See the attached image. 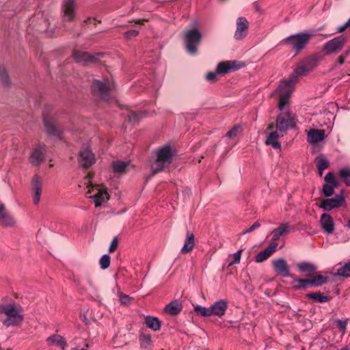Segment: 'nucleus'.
<instances>
[{
	"instance_id": "obj_11",
	"label": "nucleus",
	"mask_w": 350,
	"mask_h": 350,
	"mask_svg": "<svg viewBox=\"0 0 350 350\" xmlns=\"http://www.w3.org/2000/svg\"><path fill=\"white\" fill-rule=\"evenodd\" d=\"M274 271L279 275L284 278H294V275L290 274L289 267L286 260L284 258H277L272 261Z\"/></svg>"
},
{
	"instance_id": "obj_59",
	"label": "nucleus",
	"mask_w": 350,
	"mask_h": 350,
	"mask_svg": "<svg viewBox=\"0 0 350 350\" xmlns=\"http://www.w3.org/2000/svg\"><path fill=\"white\" fill-rule=\"evenodd\" d=\"M85 178L88 180H90L92 178V176L90 174H88Z\"/></svg>"
},
{
	"instance_id": "obj_17",
	"label": "nucleus",
	"mask_w": 350,
	"mask_h": 350,
	"mask_svg": "<svg viewBox=\"0 0 350 350\" xmlns=\"http://www.w3.org/2000/svg\"><path fill=\"white\" fill-rule=\"evenodd\" d=\"M315 66V62L313 60H309L306 62L302 63L297 67L290 77L297 81L298 77L305 75L312 71Z\"/></svg>"
},
{
	"instance_id": "obj_40",
	"label": "nucleus",
	"mask_w": 350,
	"mask_h": 350,
	"mask_svg": "<svg viewBox=\"0 0 350 350\" xmlns=\"http://www.w3.org/2000/svg\"><path fill=\"white\" fill-rule=\"evenodd\" d=\"M194 311L198 314L201 315L202 317H211V308H206L200 305H197L194 307Z\"/></svg>"
},
{
	"instance_id": "obj_23",
	"label": "nucleus",
	"mask_w": 350,
	"mask_h": 350,
	"mask_svg": "<svg viewBox=\"0 0 350 350\" xmlns=\"http://www.w3.org/2000/svg\"><path fill=\"white\" fill-rule=\"evenodd\" d=\"M291 229H293V226H290L288 223L280 224L278 228L271 231L273 236L271 242H275L280 239L281 236L288 234Z\"/></svg>"
},
{
	"instance_id": "obj_7",
	"label": "nucleus",
	"mask_w": 350,
	"mask_h": 350,
	"mask_svg": "<svg viewBox=\"0 0 350 350\" xmlns=\"http://www.w3.org/2000/svg\"><path fill=\"white\" fill-rule=\"evenodd\" d=\"M346 41L347 38L344 36L335 37L324 44L323 50L327 55L338 53L342 49Z\"/></svg>"
},
{
	"instance_id": "obj_9",
	"label": "nucleus",
	"mask_w": 350,
	"mask_h": 350,
	"mask_svg": "<svg viewBox=\"0 0 350 350\" xmlns=\"http://www.w3.org/2000/svg\"><path fill=\"white\" fill-rule=\"evenodd\" d=\"M249 21L245 17H239L236 21V30L234 38L237 40L244 39L248 34Z\"/></svg>"
},
{
	"instance_id": "obj_15",
	"label": "nucleus",
	"mask_w": 350,
	"mask_h": 350,
	"mask_svg": "<svg viewBox=\"0 0 350 350\" xmlns=\"http://www.w3.org/2000/svg\"><path fill=\"white\" fill-rule=\"evenodd\" d=\"M326 183L323 187V192L325 196L329 197L334 194V188L338 186V181L332 172L327 173L325 178Z\"/></svg>"
},
{
	"instance_id": "obj_33",
	"label": "nucleus",
	"mask_w": 350,
	"mask_h": 350,
	"mask_svg": "<svg viewBox=\"0 0 350 350\" xmlns=\"http://www.w3.org/2000/svg\"><path fill=\"white\" fill-rule=\"evenodd\" d=\"M145 323L148 328L153 331H157L161 328V322L157 317L147 316L145 318Z\"/></svg>"
},
{
	"instance_id": "obj_61",
	"label": "nucleus",
	"mask_w": 350,
	"mask_h": 350,
	"mask_svg": "<svg viewBox=\"0 0 350 350\" xmlns=\"http://www.w3.org/2000/svg\"><path fill=\"white\" fill-rule=\"evenodd\" d=\"M347 227H348L349 228H350V219L348 221V223L347 224Z\"/></svg>"
},
{
	"instance_id": "obj_56",
	"label": "nucleus",
	"mask_w": 350,
	"mask_h": 350,
	"mask_svg": "<svg viewBox=\"0 0 350 350\" xmlns=\"http://www.w3.org/2000/svg\"><path fill=\"white\" fill-rule=\"evenodd\" d=\"M350 52V50L349 51H345V53H343L342 55H340L341 56H344V58L346 59L347 57L348 56L349 53Z\"/></svg>"
},
{
	"instance_id": "obj_6",
	"label": "nucleus",
	"mask_w": 350,
	"mask_h": 350,
	"mask_svg": "<svg viewBox=\"0 0 350 350\" xmlns=\"http://www.w3.org/2000/svg\"><path fill=\"white\" fill-rule=\"evenodd\" d=\"M61 16L63 22H72L76 18L75 0H63L61 5Z\"/></svg>"
},
{
	"instance_id": "obj_12",
	"label": "nucleus",
	"mask_w": 350,
	"mask_h": 350,
	"mask_svg": "<svg viewBox=\"0 0 350 350\" xmlns=\"http://www.w3.org/2000/svg\"><path fill=\"white\" fill-rule=\"evenodd\" d=\"M16 224L14 216L3 204H0V226L5 228H12Z\"/></svg>"
},
{
	"instance_id": "obj_57",
	"label": "nucleus",
	"mask_w": 350,
	"mask_h": 350,
	"mask_svg": "<svg viewBox=\"0 0 350 350\" xmlns=\"http://www.w3.org/2000/svg\"><path fill=\"white\" fill-rule=\"evenodd\" d=\"M145 21H146V20H145V19H144V20H139V21H136L135 23L136 24L142 25Z\"/></svg>"
},
{
	"instance_id": "obj_39",
	"label": "nucleus",
	"mask_w": 350,
	"mask_h": 350,
	"mask_svg": "<svg viewBox=\"0 0 350 350\" xmlns=\"http://www.w3.org/2000/svg\"><path fill=\"white\" fill-rule=\"evenodd\" d=\"M339 176L347 186H350V167H343L339 170Z\"/></svg>"
},
{
	"instance_id": "obj_64",
	"label": "nucleus",
	"mask_w": 350,
	"mask_h": 350,
	"mask_svg": "<svg viewBox=\"0 0 350 350\" xmlns=\"http://www.w3.org/2000/svg\"><path fill=\"white\" fill-rule=\"evenodd\" d=\"M85 347H89V345L88 344H85Z\"/></svg>"
},
{
	"instance_id": "obj_46",
	"label": "nucleus",
	"mask_w": 350,
	"mask_h": 350,
	"mask_svg": "<svg viewBox=\"0 0 350 350\" xmlns=\"http://www.w3.org/2000/svg\"><path fill=\"white\" fill-rule=\"evenodd\" d=\"M242 252L243 250H239L232 254L233 260L228 264L229 267L240 262Z\"/></svg>"
},
{
	"instance_id": "obj_43",
	"label": "nucleus",
	"mask_w": 350,
	"mask_h": 350,
	"mask_svg": "<svg viewBox=\"0 0 350 350\" xmlns=\"http://www.w3.org/2000/svg\"><path fill=\"white\" fill-rule=\"evenodd\" d=\"M127 116H128V121L133 124H137L142 118L141 113H137L133 112V111H131L127 115Z\"/></svg>"
},
{
	"instance_id": "obj_26",
	"label": "nucleus",
	"mask_w": 350,
	"mask_h": 350,
	"mask_svg": "<svg viewBox=\"0 0 350 350\" xmlns=\"http://www.w3.org/2000/svg\"><path fill=\"white\" fill-rule=\"evenodd\" d=\"M49 345H56L59 347L62 350H66L68 344L66 339L61 335L53 334L48 337L46 340Z\"/></svg>"
},
{
	"instance_id": "obj_63",
	"label": "nucleus",
	"mask_w": 350,
	"mask_h": 350,
	"mask_svg": "<svg viewBox=\"0 0 350 350\" xmlns=\"http://www.w3.org/2000/svg\"><path fill=\"white\" fill-rule=\"evenodd\" d=\"M72 350H85V349H77L74 348Z\"/></svg>"
},
{
	"instance_id": "obj_36",
	"label": "nucleus",
	"mask_w": 350,
	"mask_h": 350,
	"mask_svg": "<svg viewBox=\"0 0 350 350\" xmlns=\"http://www.w3.org/2000/svg\"><path fill=\"white\" fill-rule=\"evenodd\" d=\"M128 165V162H124L122 161H113L111 164L114 173L125 172Z\"/></svg>"
},
{
	"instance_id": "obj_51",
	"label": "nucleus",
	"mask_w": 350,
	"mask_h": 350,
	"mask_svg": "<svg viewBox=\"0 0 350 350\" xmlns=\"http://www.w3.org/2000/svg\"><path fill=\"white\" fill-rule=\"evenodd\" d=\"M118 237H115L111 244H110V246L109 247V252H113L117 247L118 246Z\"/></svg>"
},
{
	"instance_id": "obj_37",
	"label": "nucleus",
	"mask_w": 350,
	"mask_h": 350,
	"mask_svg": "<svg viewBox=\"0 0 350 350\" xmlns=\"http://www.w3.org/2000/svg\"><path fill=\"white\" fill-rule=\"evenodd\" d=\"M306 297L319 303L327 302L330 299L329 297L325 296L320 293H309L306 294Z\"/></svg>"
},
{
	"instance_id": "obj_22",
	"label": "nucleus",
	"mask_w": 350,
	"mask_h": 350,
	"mask_svg": "<svg viewBox=\"0 0 350 350\" xmlns=\"http://www.w3.org/2000/svg\"><path fill=\"white\" fill-rule=\"evenodd\" d=\"M210 308L211 316L215 315L217 317H222L226 313L228 308V303L224 299H220L215 301Z\"/></svg>"
},
{
	"instance_id": "obj_27",
	"label": "nucleus",
	"mask_w": 350,
	"mask_h": 350,
	"mask_svg": "<svg viewBox=\"0 0 350 350\" xmlns=\"http://www.w3.org/2000/svg\"><path fill=\"white\" fill-rule=\"evenodd\" d=\"M182 309L183 304L179 299L173 300L165 307V312L173 316L179 314Z\"/></svg>"
},
{
	"instance_id": "obj_18",
	"label": "nucleus",
	"mask_w": 350,
	"mask_h": 350,
	"mask_svg": "<svg viewBox=\"0 0 350 350\" xmlns=\"http://www.w3.org/2000/svg\"><path fill=\"white\" fill-rule=\"evenodd\" d=\"M42 187V178L37 174L34 175L31 180V189L33 192V201L35 204H38L40 202Z\"/></svg>"
},
{
	"instance_id": "obj_45",
	"label": "nucleus",
	"mask_w": 350,
	"mask_h": 350,
	"mask_svg": "<svg viewBox=\"0 0 350 350\" xmlns=\"http://www.w3.org/2000/svg\"><path fill=\"white\" fill-rule=\"evenodd\" d=\"M0 77L3 84L8 85L10 83L9 77L7 70L4 66L0 67Z\"/></svg>"
},
{
	"instance_id": "obj_52",
	"label": "nucleus",
	"mask_w": 350,
	"mask_h": 350,
	"mask_svg": "<svg viewBox=\"0 0 350 350\" xmlns=\"http://www.w3.org/2000/svg\"><path fill=\"white\" fill-rule=\"evenodd\" d=\"M260 226V224L258 221H256L254 223V224L252 226H250L249 228L245 230L243 232V234L250 233V232L254 231V230L258 228Z\"/></svg>"
},
{
	"instance_id": "obj_54",
	"label": "nucleus",
	"mask_w": 350,
	"mask_h": 350,
	"mask_svg": "<svg viewBox=\"0 0 350 350\" xmlns=\"http://www.w3.org/2000/svg\"><path fill=\"white\" fill-rule=\"evenodd\" d=\"M120 301L122 304L126 305L129 303L130 297L128 295H122L120 297Z\"/></svg>"
},
{
	"instance_id": "obj_31",
	"label": "nucleus",
	"mask_w": 350,
	"mask_h": 350,
	"mask_svg": "<svg viewBox=\"0 0 350 350\" xmlns=\"http://www.w3.org/2000/svg\"><path fill=\"white\" fill-rule=\"evenodd\" d=\"M280 136H283V133H280V135L278 131L271 132L266 139V144L271 146L275 149H280L281 144L277 140Z\"/></svg>"
},
{
	"instance_id": "obj_2",
	"label": "nucleus",
	"mask_w": 350,
	"mask_h": 350,
	"mask_svg": "<svg viewBox=\"0 0 350 350\" xmlns=\"http://www.w3.org/2000/svg\"><path fill=\"white\" fill-rule=\"evenodd\" d=\"M312 36L313 33L311 32L303 31L284 38L281 43L289 46L297 54L306 47Z\"/></svg>"
},
{
	"instance_id": "obj_50",
	"label": "nucleus",
	"mask_w": 350,
	"mask_h": 350,
	"mask_svg": "<svg viewBox=\"0 0 350 350\" xmlns=\"http://www.w3.org/2000/svg\"><path fill=\"white\" fill-rule=\"evenodd\" d=\"M217 74L218 73L217 72V71L216 72H210L206 75V79L207 81H211V82L215 81L217 79Z\"/></svg>"
},
{
	"instance_id": "obj_20",
	"label": "nucleus",
	"mask_w": 350,
	"mask_h": 350,
	"mask_svg": "<svg viewBox=\"0 0 350 350\" xmlns=\"http://www.w3.org/2000/svg\"><path fill=\"white\" fill-rule=\"evenodd\" d=\"M241 67V66L237 61H226L219 63L216 70L218 74H226Z\"/></svg>"
},
{
	"instance_id": "obj_62",
	"label": "nucleus",
	"mask_w": 350,
	"mask_h": 350,
	"mask_svg": "<svg viewBox=\"0 0 350 350\" xmlns=\"http://www.w3.org/2000/svg\"><path fill=\"white\" fill-rule=\"evenodd\" d=\"M340 350H349V348L345 347L342 348Z\"/></svg>"
},
{
	"instance_id": "obj_1",
	"label": "nucleus",
	"mask_w": 350,
	"mask_h": 350,
	"mask_svg": "<svg viewBox=\"0 0 350 350\" xmlns=\"http://www.w3.org/2000/svg\"><path fill=\"white\" fill-rule=\"evenodd\" d=\"M174 152L170 146L159 148L155 152V159L151 163L152 175L161 172L167 167L173 161Z\"/></svg>"
},
{
	"instance_id": "obj_14",
	"label": "nucleus",
	"mask_w": 350,
	"mask_h": 350,
	"mask_svg": "<svg viewBox=\"0 0 350 350\" xmlns=\"http://www.w3.org/2000/svg\"><path fill=\"white\" fill-rule=\"evenodd\" d=\"M92 88L94 93L100 96L102 99L107 100L108 98V92L110 89V85L108 81L103 82L95 80L93 82Z\"/></svg>"
},
{
	"instance_id": "obj_55",
	"label": "nucleus",
	"mask_w": 350,
	"mask_h": 350,
	"mask_svg": "<svg viewBox=\"0 0 350 350\" xmlns=\"http://www.w3.org/2000/svg\"><path fill=\"white\" fill-rule=\"evenodd\" d=\"M345 59L344 58V56H341L340 55L338 59H337V62L340 64V65H342L344 64L345 62Z\"/></svg>"
},
{
	"instance_id": "obj_48",
	"label": "nucleus",
	"mask_w": 350,
	"mask_h": 350,
	"mask_svg": "<svg viewBox=\"0 0 350 350\" xmlns=\"http://www.w3.org/2000/svg\"><path fill=\"white\" fill-rule=\"evenodd\" d=\"M337 327L340 329V332L344 334L346 332L347 326V319L342 321V320H338L336 321Z\"/></svg>"
},
{
	"instance_id": "obj_38",
	"label": "nucleus",
	"mask_w": 350,
	"mask_h": 350,
	"mask_svg": "<svg viewBox=\"0 0 350 350\" xmlns=\"http://www.w3.org/2000/svg\"><path fill=\"white\" fill-rule=\"evenodd\" d=\"M293 279V284H297V285H295V289H306L310 286V280L309 278L306 279H299L297 278L294 276Z\"/></svg>"
},
{
	"instance_id": "obj_28",
	"label": "nucleus",
	"mask_w": 350,
	"mask_h": 350,
	"mask_svg": "<svg viewBox=\"0 0 350 350\" xmlns=\"http://www.w3.org/2000/svg\"><path fill=\"white\" fill-rule=\"evenodd\" d=\"M297 267L300 273H308V275L314 273L317 269L315 264L306 261L297 263Z\"/></svg>"
},
{
	"instance_id": "obj_44",
	"label": "nucleus",
	"mask_w": 350,
	"mask_h": 350,
	"mask_svg": "<svg viewBox=\"0 0 350 350\" xmlns=\"http://www.w3.org/2000/svg\"><path fill=\"white\" fill-rule=\"evenodd\" d=\"M139 340H140L141 345L146 348L150 346L151 343H152L151 336L148 334H140Z\"/></svg>"
},
{
	"instance_id": "obj_30",
	"label": "nucleus",
	"mask_w": 350,
	"mask_h": 350,
	"mask_svg": "<svg viewBox=\"0 0 350 350\" xmlns=\"http://www.w3.org/2000/svg\"><path fill=\"white\" fill-rule=\"evenodd\" d=\"M195 245V237L194 234L191 232H187L186 239L185 240V243L183 247L181 249V252L183 254H187L190 252L193 246Z\"/></svg>"
},
{
	"instance_id": "obj_3",
	"label": "nucleus",
	"mask_w": 350,
	"mask_h": 350,
	"mask_svg": "<svg viewBox=\"0 0 350 350\" xmlns=\"http://www.w3.org/2000/svg\"><path fill=\"white\" fill-rule=\"evenodd\" d=\"M296 82L290 77L288 79L281 81L279 85L277 92L279 96L278 107L280 111L287 105Z\"/></svg>"
},
{
	"instance_id": "obj_4",
	"label": "nucleus",
	"mask_w": 350,
	"mask_h": 350,
	"mask_svg": "<svg viewBox=\"0 0 350 350\" xmlns=\"http://www.w3.org/2000/svg\"><path fill=\"white\" fill-rule=\"evenodd\" d=\"M0 313L7 316V318L3 320V324L7 327L17 325L23 319V315L14 304L1 305Z\"/></svg>"
},
{
	"instance_id": "obj_21",
	"label": "nucleus",
	"mask_w": 350,
	"mask_h": 350,
	"mask_svg": "<svg viewBox=\"0 0 350 350\" xmlns=\"http://www.w3.org/2000/svg\"><path fill=\"white\" fill-rule=\"evenodd\" d=\"M278 244L276 242H271L264 250L260 251L256 256L257 262H262L269 258L278 249Z\"/></svg>"
},
{
	"instance_id": "obj_47",
	"label": "nucleus",
	"mask_w": 350,
	"mask_h": 350,
	"mask_svg": "<svg viewBox=\"0 0 350 350\" xmlns=\"http://www.w3.org/2000/svg\"><path fill=\"white\" fill-rule=\"evenodd\" d=\"M241 131V127L236 126L227 132L226 136L228 138H232L237 135L238 133Z\"/></svg>"
},
{
	"instance_id": "obj_13",
	"label": "nucleus",
	"mask_w": 350,
	"mask_h": 350,
	"mask_svg": "<svg viewBox=\"0 0 350 350\" xmlns=\"http://www.w3.org/2000/svg\"><path fill=\"white\" fill-rule=\"evenodd\" d=\"M72 56L77 62L95 63L100 57L103 56V54L96 53L95 55H92L88 52L75 51L73 52Z\"/></svg>"
},
{
	"instance_id": "obj_42",
	"label": "nucleus",
	"mask_w": 350,
	"mask_h": 350,
	"mask_svg": "<svg viewBox=\"0 0 350 350\" xmlns=\"http://www.w3.org/2000/svg\"><path fill=\"white\" fill-rule=\"evenodd\" d=\"M111 258L108 254H104L99 260L100 268L103 269H107L110 265Z\"/></svg>"
},
{
	"instance_id": "obj_49",
	"label": "nucleus",
	"mask_w": 350,
	"mask_h": 350,
	"mask_svg": "<svg viewBox=\"0 0 350 350\" xmlns=\"http://www.w3.org/2000/svg\"><path fill=\"white\" fill-rule=\"evenodd\" d=\"M138 34H139V31L137 30L132 29V30L126 31L124 34V36L126 39L129 40V39H131L132 38H135V37L137 36Z\"/></svg>"
},
{
	"instance_id": "obj_41",
	"label": "nucleus",
	"mask_w": 350,
	"mask_h": 350,
	"mask_svg": "<svg viewBox=\"0 0 350 350\" xmlns=\"http://www.w3.org/2000/svg\"><path fill=\"white\" fill-rule=\"evenodd\" d=\"M337 275L345 278L350 277V264L347 262L342 267L339 268Z\"/></svg>"
},
{
	"instance_id": "obj_16",
	"label": "nucleus",
	"mask_w": 350,
	"mask_h": 350,
	"mask_svg": "<svg viewBox=\"0 0 350 350\" xmlns=\"http://www.w3.org/2000/svg\"><path fill=\"white\" fill-rule=\"evenodd\" d=\"M345 201L342 195H336L332 198H327L323 200L319 205V208L329 211L333 208L340 206Z\"/></svg>"
},
{
	"instance_id": "obj_5",
	"label": "nucleus",
	"mask_w": 350,
	"mask_h": 350,
	"mask_svg": "<svg viewBox=\"0 0 350 350\" xmlns=\"http://www.w3.org/2000/svg\"><path fill=\"white\" fill-rule=\"evenodd\" d=\"M201 39L202 34L197 29L193 28L186 31L184 35V40L187 51L191 55H195Z\"/></svg>"
},
{
	"instance_id": "obj_24",
	"label": "nucleus",
	"mask_w": 350,
	"mask_h": 350,
	"mask_svg": "<svg viewBox=\"0 0 350 350\" xmlns=\"http://www.w3.org/2000/svg\"><path fill=\"white\" fill-rule=\"evenodd\" d=\"M320 223L322 229L327 234H332L334 230V224L332 217L327 213H323L321 216Z\"/></svg>"
},
{
	"instance_id": "obj_35",
	"label": "nucleus",
	"mask_w": 350,
	"mask_h": 350,
	"mask_svg": "<svg viewBox=\"0 0 350 350\" xmlns=\"http://www.w3.org/2000/svg\"><path fill=\"white\" fill-rule=\"evenodd\" d=\"M317 167L320 176L323 174V172L329 167V161L323 155L319 156L315 159Z\"/></svg>"
},
{
	"instance_id": "obj_19",
	"label": "nucleus",
	"mask_w": 350,
	"mask_h": 350,
	"mask_svg": "<svg viewBox=\"0 0 350 350\" xmlns=\"http://www.w3.org/2000/svg\"><path fill=\"white\" fill-rule=\"evenodd\" d=\"M45 146L38 145L31 152L29 157L30 163L35 166L39 165L44 161Z\"/></svg>"
},
{
	"instance_id": "obj_60",
	"label": "nucleus",
	"mask_w": 350,
	"mask_h": 350,
	"mask_svg": "<svg viewBox=\"0 0 350 350\" xmlns=\"http://www.w3.org/2000/svg\"><path fill=\"white\" fill-rule=\"evenodd\" d=\"M273 124H270V125H269V126H268V129H269V130H271V129H273Z\"/></svg>"
},
{
	"instance_id": "obj_58",
	"label": "nucleus",
	"mask_w": 350,
	"mask_h": 350,
	"mask_svg": "<svg viewBox=\"0 0 350 350\" xmlns=\"http://www.w3.org/2000/svg\"><path fill=\"white\" fill-rule=\"evenodd\" d=\"M88 283H89L90 286L94 287V283H93V281H92V280L91 278L89 279Z\"/></svg>"
},
{
	"instance_id": "obj_10",
	"label": "nucleus",
	"mask_w": 350,
	"mask_h": 350,
	"mask_svg": "<svg viewBox=\"0 0 350 350\" xmlns=\"http://www.w3.org/2000/svg\"><path fill=\"white\" fill-rule=\"evenodd\" d=\"M95 156L88 148L80 150L79 154V163L81 167L88 169L95 163Z\"/></svg>"
},
{
	"instance_id": "obj_53",
	"label": "nucleus",
	"mask_w": 350,
	"mask_h": 350,
	"mask_svg": "<svg viewBox=\"0 0 350 350\" xmlns=\"http://www.w3.org/2000/svg\"><path fill=\"white\" fill-rule=\"evenodd\" d=\"M350 27V18L342 25L338 27L337 30L338 32L344 31L347 28Z\"/></svg>"
},
{
	"instance_id": "obj_34",
	"label": "nucleus",
	"mask_w": 350,
	"mask_h": 350,
	"mask_svg": "<svg viewBox=\"0 0 350 350\" xmlns=\"http://www.w3.org/2000/svg\"><path fill=\"white\" fill-rule=\"evenodd\" d=\"M44 126H45L49 133H50L51 135H53L54 136H59L60 135L62 131L59 128H57L55 124L53 122L50 121V120H47L46 118H44Z\"/></svg>"
},
{
	"instance_id": "obj_8",
	"label": "nucleus",
	"mask_w": 350,
	"mask_h": 350,
	"mask_svg": "<svg viewBox=\"0 0 350 350\" xmlns=\"http://www.w3.org/2000/svg\"><path fill=\"white\" fill-rule=\"evenodd\" d=\"M295 126V120L289 113L280 115L277 118L276 129L280 133H284L289 129L294 128Z\"/></svg>"
},
{
	"instance_id": "obj_32",
	"label": "nucleus",
	"mask_w": 350,
	"mask_h": 350,
	"mask_svg": "<svg viewBox=\"0 0 350 350\" xmlns=\"http://www.w3.org/2000/svg\"><path fill=\"white\" fill-rule=\"evenodd\" d=\"M309 280L310 286L319 287L324 284L327 283L329 279L326 276L322 275H317L310 278Z\"/></svg>"
},
{
	"instance_id": "obj_29",
	"label": "nucleus",
	"mask_w": 350,
	"mask_h": 350,
	"mask_svg": "<svg viewBox=\"0 0 350 350\" xmlns=\"http://www.w3.org/2000/svg\"><path fill=\"white\" fill-rule=\"evenodd\" d=\"M98 192L91 198L94 199L96 207L101 206L102 203L107 200L109 196L106 189H98Z\"/></svg>"
},
{
	"instance_id": "obj_25",
	"label": "nucleus",
	"mask_w": 350,
	"mask_h": 350,
	"mask_svg": "<svg viewBox=\"0 0 350 350\" xmlns=\"http://www.w3.org/2000/svg\"><path fill=\"white\" fill-rule=\"evenodd\" d=\"M308 142L310 144H316L325 138V131L323 129H312L307 134Z\"/></svg>"
}]
</instances>
